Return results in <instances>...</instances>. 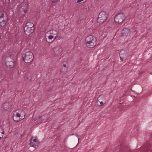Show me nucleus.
Masks as SVG:
<instances>
[{"label": "nucleus", "instance_id": "f257e3e1", "mask_svg": "<svg viewBox=\"0 0 152 152\" xmlns=\"http://www.w3.org/2000/svg\"><path fill=\"white\" fill-rule=\"evenodd\" d=\"M96 39L95 37L90 35L85 38V44L87 47L93 48L96 45Z\"/></svg>", "mask_w": 152, "mask_h": 152}, {"label": "nucleus", "instance_id": "f03ea898", "mask_svg": "<svg viewBox=\"0 0 152 152\" xmlns=\"http://www.w3.org/2000/svg\"><path fill=\"white\" fill-rule=\"evenodd\" d=\"M26 114L24 111L22 110H17L13 114V118L14 121L18 122L24 119L25 118Z\"/></svg>", "mask_w": 152, "mask_h": 152}, {"label": "nucleus", "instance_id": "7ed1b4c3", "mask_svg": "<svg viewBox=\"0 0 152 152\" xmlns=\"http://www.w3.org/2000/svg\"><path fill=\"white\" fill-rule=\"evenodd\" d=\"M34 24L31 22L26 23L24 28V32L26 35H29L34 32Z\"/></svg>", "mask_w": 152, "mask_h": 152}, {"label": "nucleus", "instance_id": "20e7f679", "mask_svg": "<svg viewBox=\"0 0 152 152\" xmlns=\"http://www.w3.org/2000/svg\"><path fill=\"white\" fill-rule=\"evenodd\" d=\"M34 58L33 53L30 51L26 53L23 56V60L26 63H31L33 60Z\"/></svg>", "mask_w": 152, "mask_h": 152}, {"label": "nucleus", "instance_id": "39448f33", "mask_svg": "<svg viewBox=\"0 0 152 152\" xmlns=\"http://www.w3.org/2000/svg\"><path fill=\"white\" fill-rule=\"evenodd\" d=\"M8 17L5 12H0V25L3 26L7 23Z\"/></svg>", "mask_w": 152, "mask_h": 152}, {"label": "nucleus", "instance_id": "423d86ee", "mask_svg": "<svg viewBox=\"0 0 152 152\" xmlns=\"http://www.w3.org/2000/svg\"><path fill=\"white\" fill-rule=\"evenodd\" d=\"M107 14L105 12H100L98 15L97 22L100 23H103L107 19Z\"/></svg>", "mask_w": 152, "mask_h": 152}, {"label": "nucleus", "instance_id": "0eeeda50", "mask_svg": "<svg viewBox=\"0 0 152 152\" xmlns=\"http://www.w3.org/2000/svg\"><path fill=\"white\" fill-rule=\"evenodd\" d=\"M124 15L122 13L118 14L115 17L114 20L117 23H120L122 22L125 19Z\"/></svg>", "mask_w": 152, "mask_h": 152}, {"label": "nucleus", "instance_id": "6e6552de", "mask_svg": "<svg viewBox=\"0 0 152 152\" xmlns=\"http://www.w3.org/2000/svg\"><path fill=\"white\" fill-rule=\"evenodd\" d=\"M30 140L31 142L30 143V146L34 145L33 144V142H35V144L36 145H35V146H38L39 144V142L36 136H33L32 137Z\"/></svg>", "mask_w": 152, "mask_h": 152}, {"label": "nucleus", "instance_id": "1a4fd4ad", "mask_svg": "<svg viewBox=\"0 0 152 152\" xmlns=\"http://www.w3.org/2000/svg\"><path fill=\"white\" fill-rule=\"evenodd\" d=\"M122 34L123 36H127L130 35L131 31L128 28H125L122 31Z\"/></svg>", "mask_w": 152, "mask_h": 152}, {"label": "nucleus", "instance_id": "9d476101", "mask_svg": "<svg viewBox=\"0 0 152 152\" xmlns=\"http://www.w3.org/2000/svg\"><path fill=\"white\" fill-rule=\"evenodd\" d=\"M19 11L21 15L24 16L26 12L27 9L24 7L22 6L20 7Z\"/></svg>", "mask_w": 152, "mask_h": 152}, {"label": "nucleus", "instance_id": "9b49d317", "mask_svg": "<svg viewBox=\"0 0 152 152\" xmlns=\"http://www.w3.org/2000/svg\"><path fill=\"white\" fill-rule=\"evenodd\" d=\"M15 62L14 61H7L6 63V65L7 66L10 68H12L14 66Z\"/></svg>", "mask_w": 152, "mask_h": 152}, {"label": "nucleus", "instance_id": "f8f14e48", "mask_svg": "<svg viewBox=\"0 0 152 152\" xmlns=\"http://www.w3.org/2000/svg\"><path fill=\"white\" fill-rule=\"evenodd\" d=\"M10 104L8 102L4 103L2 105V107L4 110H7L10 107Z\"/></svg>", "mask_w": 152, "mask_h": 152}, {"label": "nucleus", "instance_id": "ddd939ff", "mask_svg": "<svg viewBox=\"0 0 152 152\" xmlns=\"http://www.w3.org/2000/svg\"><path fill=\"white\" fill-rule=\"evenodd\" d=\"M53 36L50 34V33L48 32H47L46 34L45 38L47 41H48V42H50L48 41V39L51 40L53 38Z\"/></svg>", "mask_w": 152, "mask_h": 152}, {"label": "nucleus", "instance_id": "4468645a", "mask_svg": "<svg viewBox=\"0 0 152 152\" xmlns=\"http://www.w3.org/2000/svg\"><path fill=\"white\" fill-rule=\"evenodd\" d=\"M50 33V34L52 35H54L57 34V32L55 30H50L48 31Z\"/></svg>", "mask_w": 152, "mask_h": 152}, {"label": "nucleus", "instance_id": "2eb2a0df", "mask_svg": "<svg viewBox=\"0 0 152 152\" xmlns=\"http://www.w3.org/2000/svg\"><path fill=\"white\" fill-rule=\"evenodd\" d=\"M4 134V131L3 129L0 127V140L3 137Z\"/></svg>", "mask_w": 152, "mask_h": 152}, {"label": "nucleus", "instance_id": "dca6fc26", "mask_svg": "<svg viewBox=\"0 0 152 152\" xmlns=\"http://www.w3.org/2000/svg\"><path fill=\"white\" fill-rule=\"evenodd\" d=\"M84 0H77L76 3L77 4H80L82 3L81 2L83 1Z\"/></svg>", "mask_w": 152, "mask_h": 152}, {"label": "nucleus", "instance_id": "f3484780", "mask_svg": "<svg viewBox=\"0 0 152 152\" xmlns=\"http://www.w3.org/2000/svg\"><path fill=\"white\" fill-rule=\"evenodd\" d=\"M100 104L99 105V106H101L104 105L105 103H104L102 101H101L100 102Z\"/></svg>", "mask_w": 152, "mask_h": 152}, {"label": "nucleus", "instance_id": "a211bd4d", "mask_svg": "<svg viewBox=\"0 0 152 152\" xmlns=\"http://www.w3.org/2000/svg\"><path fill=\"white\" fill-rule=\"evenodd\" d=\"M35 142H33V145H34V146H31V147H34V148H37V147H38V146H36V145L35 146V145H36L35 144Z\"/></svg>", "mask_w": 152, "mask_h": 152}, {"label": "nucleus", "instance_id": "6ab92c4d", "mask_svg": "<svg viewBox=\"0 0 152 152\" xmlns=\"http://www.w3.org/2000/svg\"><path fill=\"white\" fill-rule=\"evenodd\" d=\"M51 1L53 2H56L58 0H51Z\"/></svg>", "mask_w": 152, "mask_h": 152}, {"label": "nucleus", "instance_id": "aec40b11", "mask_svg": "<svg viewBox=\"0 0 152 152\" xmlns=\"http://www.w3.org/2000/svg\"><path fill=\"white\" fill-rule=\"evenodd\" d=\"M63 66L64 67H66V65L65 64L63 65Z\"/></svg>", "mask_w": 152, "mask_h": 152}, {"label": "nucleus", "instance_id": "412c9836", "mask_svg": "<svg viewBox=\"0 0 152 152\" xmlns=\"http://www.w3.org/2000/svg\"><path fill=\"white\" fill-rule=\"evenodd\" d=\"M42 117H40L39 118V119L40 120H41V119L42 118Z\"/></svg>", "mask_w": 152, "mask_h": 152}, {"label": "nucleus", "instance_id": "4be33fe9", "mask_svg": "<svg viewBox=\"0 0 152 152\" xmlns=\"http://www.w3.org/2000/svg\"><path fill=\"white\" fill-rule=\"evenodd\" d=\"M77 137H78L79 136H78V135H77ZM78 140H79V138H78Z\"/></svg>", "mask_w": 152, "mask_h": 152}, {"label": "nucleus", "instance_id": "5701e85b", "mask_svg": "<svg viewBox=\"0 0 152 152\" xmlns=\"http://www.w3.org/2000/svg\"><path fill=\"white\" fill-rule=\"evenodd\" d=\"M1 39V35H0V39Z\"/></svg>", "mask_w": 152, "mask_h": 152}, {"label": "nucleus", "instance_id": "b1692460", "mask_svg": "<svg viewBox=\"0 0 152 152\" xmlns=\"http://www.w3.org/2000/svg\"><path fill=\"white\" fill-rule=\"evenodd\" d=\"M120 57L121 58V55H120Z\"/></svg>", "mask_w": 152, "mask_h": 152}, {"label": "nucleus", "instance_id": "393cba45", "mask_svg": "<svg viewBox=\"0 0 152 152\" xmlns=\"http://www.w3.org/2000/svg\"><path fill=\"white\" fill-rule=\"evenodd\" d=\"M36 120H35V122H36Z\"/></svg>", "mask_w": 152, "mask_h": 152}, {"label": "nucleus", "instance_id": "a878e982", "mask_svg": "<svg viewBox=\"0 0 152 152\" xmlns=\"http://www.w3.org/2000/svg\"><path fill=\"white\" fill-rule=\"evenodd\" d=\"M151 75H152V72L151 73Z\"/></svg>", "mask_w": 152, "mask_h": 152}]
</instances>
